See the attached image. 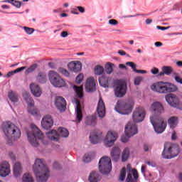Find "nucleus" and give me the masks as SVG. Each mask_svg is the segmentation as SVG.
<instances>
[{
    "label": "nucleus",
    "instance_id": "nucleus-16",
    "mask_svg": "<svg viewBox=\"0 0 182 182\" xmlns=\"http://www.w3.org/2000/svg\"><path fill=\"white\" fill-rule=\"evenodd\" d=\"M103 132L100 130H95L90 133V140L92 144H97L102 141Z\"/></svg>",
    "mask_w": 182,
    "mask_h": 182
},
{
    "label": "nucleus",
    "instance_id": "nucleus-51",
    "mask_svg": "<svg viewBox=\"0 0 182 182\" xmlns=\"http://www.w3.org/2000/svg\"><path fill=\"white\" fill-rule=\"evenodd\" d=\"M91 161L92 158H90V155H89V154H85L83 157V161H85V163H90Z\"/></svg>",
    "mask_w": 182,
    "mask_h": 182
},
{
    "label": "nucleus",
    "instance_id": "nucleus-18",
    "mask_svg": "<svg viewBox=\"0 0 182 182\" xmlns=\"http://www.w3.org/2000/svg\"><path fill=\"white\" fill-rule=\"evenodd\" d=\"M11 173V165L7 161H4L0 164V176L1 177H6Z\"/></svg>",
    "mask_w": 182,
    "mask_h": 182
},
{
    "label": "nucleus",
    "instance_id": "nucleus-2",
    "mask_svg": "<svg viewBox=\"0 0 182 182\" xmlns=\"http://www.w3.org/2000/svg\"><path fill=\"white\" fill-rule=\"evenodd\" d=\"M33 170L36 176L37 181L38 182H46L49 178V169L45 165V162L41 159H37L35 161L33 166Z\"/></svg>",
    "mask_w": 182,
    "mask_h": 182
},
{
    "label": "nucleus",
    "instance_id": "nucleus-8",
    "mask_svg": "<svg viewBox=\"0 0 182 182\" xmlns=\"http://www.w3.org/2000/svg\"><path fill=\"white\" fill-rule=\"evenodd\" d=\"M48 77L51 85L55 87H65L66 86L65 80L58 73L53 70L49 71Z\"/></svg>",
    "mask_w": 182,
    "mask_h": 182
},
{
    "label": "nucleus",
    "instance_id": "nucleus-31",
    "mask_svg": "<svg viewBox=\"0 0 182 182\" xmlns=\"http://www.w3.org/2000/svg\"><path fill=\"white\" fill-rule=\"evenodd\" d=\"M47 137L50 139V140H58V138L55 136H59V132L57 130H51V132L46 133Z\"/></svg>",
    "mask_w": 182,
    "mask_h": 182
},
{
    "label": "nucleus",
    "instance_id": "nucleus-3",
    "mask_svg": "<svg viewBox=\"0 0 182 182\" xmlns=\"http://www.w3.org/2000/svg\"><path fill=\"white\" fill-rule=\"evenodd\" d=\"M151 89L153 92H156V93H161V95L172 93L178 90L177 85L171 82L163 81H159L152 84L151 85Z\"/></svg>",
    "mask_w": 182,
    "mask_h": 182
},
{
    "label": "nucleus",
    "instance_id": "nucleus-59",
    "mask_svg": "<svg viewBox=\"0 0 182 182\" xmlns=\"http://www.w3.org/2000/svg\"><path fill=\"white\" fill-rule=\"evenodd\" d=\"M149 149H150V146L147 144H144V151H149Z\"/></svg>",
    "mask_w": 182,
    "mask_h": 182
},
{
    "label": "nucleus",
    "instance_id": "nucleus-52",
    "mask_svg": "<svg viewBox=\"0 0 182 182\" xmlns=\"http://www.w3.org/2000/svg\"><path fill=\"white\" fill-rule=\"evenodd\" d=\"M159 68L154 67L151 70V73H152V75H159Z\"/></svg>",
    "mask_w": 182,
    "mask_h": 182
},
{
    "label": "nucleus",
    "instance_id": "nucleus-61",
    "mask_svg": "<svg viewBox=\"0 0 182 182\" xmlns=\"http://www.w3.org/2000/svg\"><path fill=\"white\" fill-rule=\"evenodd\" d=\"M119 55H121V56H124L126 55V51L123 50H119L118 51Z\"/></svg>",
    "mask_w": 182,
    "mask_h": 182
},
{
    "label": "nucleus",
    "instance_id": "nucleus-25",
    "mask_svg": "<svg viewBox=\"0 0 182 182\" xmlns=\"http://www.w3.org/2000/svg\"><path fill=\"white\" fill-rule=\"evenodd\" d=\"M77 108L75 109L76 119L78 122H82L83 119V114L82 113V105H80V101L76 100Z\"/></svg>",
    "mask_w": 182,
    "mask_h": 182
},
{
    "label": "nucleus",
    "instance_id": "nucleus-1",
    "mask_svg": "<svg viewBox=\"0 0 182 182\" xmlns=\"http://www.w3.org/2000/svg\"><path fill=\"white\" fill-rule=\"evenodd\" d=\"M150 110L152 116L150 117V122L158 134H160L166 130L167 127V122L164 117H161V113H164V107L159 102L152 103Z\"/></svg>",
    "mask_w": 182,
    "mask_h": 182
},
{
    "label": "nucleus",
    "instance_id": "nucleus-58",
    "mask_svg": "<svg viewBox=\"0 0 182 182\" xmlns=\"http://www.w3.org/2000/svg\"><path fill=\"white\" fill-rule=\"evenodd\" d=\"M156 28L157 29H160V31H166V29H168L170 26L163 27V26H157Z\"/></svg>",
    "mask_w": 182,
    "mask_h": 182
},
{
    "label": "nucleus",
    "instance_id": "nucleus-17",
    "mask_svg": "<svg viewBox=\"0 0 182 182\" xmlns=\"http://www.w3.org/2000/svg\"><path fill=\"white\" fill-rule=\"evenodd\" d=\"M41 126L43 129L46 130L52 128V126H53V119L50 114H46L43 117Z\"/></svg>",
    "mask_w": 182,
    "mask_h": 182
},
{
    "label": "nucleus",
    "instance_id": "nucleus-37",
    "mask_svg": "<svg viewBox=\"0 0 182 182\" xmlns=\"http://www.w3.org/2000/svg\"><path fill=\"white\" fill-rule=\"evenodd\" d=\"M105 73V68L102 65H96L95 68V75H97L98 76H100V75H103Z\"/></svg>",
    "mask_w": 182,
    "mask_h": 182
},
{
    "label": "nucleus",
    "instance_id": "nucleus-53",
    "mask_svg": "<svg viewBox=\"0 0 182 182\" xmlns=\"http://www.w3.org/2000/svg\"><path fill=\"white\" fill-rule=\"evenodd\" d=\"M25 69H26V66L21 67L14 70V73H19V72H22V70H25Z\"/></svg>",
    "mask_w": 182,
    "mask_h": 182
},
{
    "label": "nucleus",
    "instance_id": "nucleus-57",
    "mask_svg": "<svg viewBox=\"0 0 182 182\" xmlns=\"http://www.w3.org/2000/svg\"><path fill=\"white\" fill-rule=\"evenodd\" d=\"M53 167H54V168L59 170V168H60V165H59V162H54Z\"/></svg>",
    "mask_w": 182,
    "mask_h": 182
},
{
    "label": "nucleus",
    "instance_id": "nucleus-6",
    "mask_svg": "<svg viewBox=\"0 0 182 182\" xmlns=\"http://www.w3.org/2000/svg\"><path fill=\"white\" fill-rule=\"evenodd\" d=\"M134 102L132 100H121L117 102L115 110L119 114H130L133 110Z\"/></svg>",
    "mask_w": 182,
    "mask_h": 182
},
{
    "label": "nucleus",
    "instance_id": "nucleus-28",
    "mask_svg": "<svg viewBox=\"0 0 182 182\" xmlns=\"http://www.w3.org/2000/svg\"><path fill=\"white\" fill-rule=\"evenodd\" d=\"M88 180L90 182H97L100 180V176H99V173L93 171L90 173Z\"/></svg>",
    "mask_w": 182,
    "mask_h": 182
},
{
    "label": "nucleus",
    "instance_id": "nucleus-22",
    "mask_svg": "<svg viewBox=\"0 0 182 182\" xmlns=\"http://www.w3.org/2000/svg\"><path fill=\"white\" fill-rule=\"evenodd\" d=\"M85 89L87 92H96V81H95L93 77H90L87 79Z\"/></svg>",
    "mask_w": 182,
    "mask_h": 182
},
{
    "label": "nucleus",
    "instance_id": "nucleus-29",
    "mask_svg": "<svg viewBox=\"0 0 182 182\" xmlns=\"http://www.w3.org/2000/svg\"><path fill=\"white\" fill-rule=\"evenodd\" d=\"M36 80L38 83H46V73L43 72H39L36 76Z\"/></svg>",
    "mask_w": 182,
    "mask_h": 182
},
{
    "label": "nucleus",
    "instance_id": "nucleus-12",
    "mask_svg": "<svg viewBox=\"0 0 182 182\" xmlns=\"http://www.w3.org/2000/svg\"><path fill=\"white\" fill-rule=\"evenodd\" d=\"M146 117V110L143 107H138L132 114V119L134 123H140L143 122Z\"/></svg>",
    "mask_w": 182,
    "mask_h": 182
},
{
    "label": "nucleus",
    "instance_id": "nucleus-27",
    "mask_svg": "<svg viewBox=\"0 0 182 182\" xmlns=\"http://www.w3.org/2000/svg\"><path fill=\"white\" fill-rule=\"evenodd\" d=\"M14 176L16 177H19L21 174H22V165H21V163L17 162L14 166Z\"/></svg>",
    "mask_w": 182,
    "mask_h": 182
},
{
    "label": "nucleus",
    "instance_id": "nucleus-38",
    "mask_svg": "<svg viewBox=\"0 0 182 182\" xmlns=\"http://www.w3.org/2000/svg\"><path fill=\"white\" fill-rule=\"evenodd\" d=\"M162 70L164 72L165 75H166L167 76H170V75L173 73L174 70L171 66H164L162 67Z\"/></svg>",
    "mask_w": 182,
    "mask_h": 182
},
{
    "label": "nucleus",
    "instance_id": "nucleus-60",
    "mask_svg": "<svg viewBox=\"0 0 182 182\" xmlns=\"http://www.w3.org/2000/svg\"><path fill=\"white\" fill-rule=\"evenodd\" d=\"M69 35V33H68V31H63L61 33V36L62 38H67V36Z\"/></svg>",
    "mask_w": 182,
    "mask_h": 182
},
{
    "label": "nucleus",
    "instance_id": "nucleus-13",
    "mask_svg": "<svg viewBox=\"0 0 182 182\" xmlns=\"http://www.w3.org/2000/svg\"><path fill=\"white\" fill-rule=\"evenodd\" d=\"M165 99L169 106L176 107V109H180V100H178V97H177V95L173 93H169L165 96Z\"/></svg>",
    "mask_w": 182,
    "mask_h": 182
},
{
    "label": "nucleus",
    "instance_id": "nucleus-41",
    "mask_svg": "<svg viewBox=\"0 0 182 182\" xmlns=\"http://www.w3.org/2000/svg\"><path fill=\"white\" fill-rule=\"evenodd\" d=\"M9 98L14 102H18V95L14 92H9Z\"/></svg>",
    "mask_w": 182,
    "mask_h": 182
},
{
    "label": "nucleus",
    "instance_id": "nucleus-43",
    "mask_svg": "<svg viewBox=\"0 0 182 182\" xmlns=\"http://www.w3.org/2000/svg\"><path fill=\"white\" fill-rule=\"evenodd\" d=\"M36 68H38V64L35 63L31 65L26 70V73H32V72H35V70H36Z\"/></svg>",
    "mask_w": 182,
    "mask_h": 182
},
{
    "label": "nucleus",
    "instance_id": "nucleus-46",
    "mask_svg": "<svg viewBox=\"0 0 182 182\" xmlns=\"http://www.w3.org/2000/svg\"><path fill=\"white\" fill-rule=\"evenodd\" d=\"M25 32L28 34V35H32L33 32H35V29L32 28H29V27H26L24 26L23 27Z\"/></svg>",
    "mask_w": 182,
    "mask_h": 182
},
{
    "label": "nucleus",
    "instance_id": "nucleus-35",
    "mask_svg": "<svg viewBox=\"0 0 182 182\" xmlns=\"http://www.w3.org/2000/svg\"><path fill=\"white\" fill-rule=\"evenodd\" d=\"M168 123L171 127V129H174L176 126L177 125V117H171L168 120Z\"/></svg>",
    "mask_w": 182,
    "mask_h": 182
},
{
    "label": "nucleus",
    "instance_id": "nucleus-21",
    "mask_svg": "<svg viewBox=\"0 0 182 182\" xmlns=\"http://www.w3.org/2000/svg\"><path fill=\"white\" fill-rule=\"evenodd\" d=\"M55 105L60 112H65V109H66V100L62 97H56Z\"/></svg>",
    "mask_w": 182,
    "mask_h": 182
},
{
    "label": "nucleus",
    "instance_id": "nucleus-7",
    "mask_svg": "<svg viewBox=\"0 0 182 182\" xmlns=\"http://www.w3.org/2000/svg\"><path fill=\"white\" fill-rule=\"evenodd\" d=\"M180 154V146L176 144H165L164 149L162 152L164 159H174Z\"/></svg>",
    "mask_w": 182,
    "mask_h": 182
},
{
    "label": "nucleus",
    "instance_id": "nucleus-26",
    "mask_svg": "<svg viewBox=\"0 0 182 182\" xmlns=\"http://www.w3.org/2000/svg\"><path fill=\"white\" fill-rule=\"evenodd\" d=\"M120 148L119 146H114L111 151V157L113 161H117L120 159Z\"/></svg>",
    "mask_w": 182,
    "mask_h": 182
},
{
    "label": "nucleus",
    "instance_id": "nucleus-45",
    "mask_svg": "<svg viewBox=\"0 0 182 182\" xmlns=\"http://www.w3.org/2000/svg\"><path fill=\"white\" fill-rule=\"evenodd\" d=\"M58 72H60V73H62V75H63L64 76H66V77H69V71L63 68H59Z\"/></svg>",
    "mask_w": 182,
    "mask_h": 182
},
{
    "label": "nucleus",
    "instance_id": "nucleus-19",
    "mask_svg": "<svg viewBox=\"0 0 182 182\" xmlns=\"http://www.w3.org/2000/svg\"><path fill=\"white\" fill-rule=\"evenodd\" d=\"M127 168H128L129 172L128 173L127 178L126 179V182H136V181H137V180L139 178V173L137 172V170H136V169H132V167L130 166V164L127 165ZM131 170H132V175L134 176V178H133V176H132V173H130Z\"/></svg>",
    "mask_w": 182,
    "mask_h": 182
},
{
    "label": "nucleus",
    "instance_id": "nucleus-9",
    "mask_svg": "<svg viewBox=\"0 0 182 182\" xmlns=\"http://www.w3.org/2000/svg\"><path fill=\"white\" fill-rule=\"evenodd\" d=\"M137 126L133 122H128L125 127V135H123L121 138L122 143H127L129 139L134 134H137Z\"/></svg>",
    "mask_w": 182,
    "mask_h": 182
},
{
    "label": "nucleus",
    "instance_id": "nucleus-34",
    "mask_svg": "<svg viewBox=\"0 0 182 182\" xmlns=\"http://www.w3.org/2000/svg\"><path fill=\"white\" fill-rule=\"evenodd\" d=\"M114 66V64L112 63H107L105 65V72L107 75H112L113 73V67Z\"/></svg>",
    "mask_w": 182,
    "mask_h": 182
},
{
    "label": "nucleus",
    "instance_id": "nucleus-5",
    "mask_svg": "<svg viewBox=\"0 0 182 182\" xmlns=\"http://www.w3.org/2000/svg\"><path fill=\"white\" fill-rule=\"evenodd\" d=\"M3 132L6 137L13 140H18L21 137V129L11 122H7L4 125Z\"/></svg>",
    "mask_w": 182,
    "mask_h": 182
},
{
    "label": "nucleus",
    "instance_id": "nucleus-64",
    "mask_svg": "<svg viewBox=\"0 0 182 182\" xmlns=\"http://www.w3.org/2000/svg\"><path fill=\"white\" fill-rule=\"evenodd\" d=\"M154 45H155V46H156V48H160V46H161L163 45V43L161 42L157 41L154 43Z\"/></svg>",
    "mask_w": 182,
    "mask_h": 182
},
{
    "label": "nucleus",
    "instance_id": "nucleus-32",
    "mask_svg": "<svg viewBox=\"0 0 182 182\" xmlns=\"http://www.w3.org/2000/svg\"><path fill=\"white\" fill-rule=\"evenodd\" d=\"M130 156V150L129 148H125L122 152V161H127Z\"/></svg>",
    "mask_w": 182,
    "mask_h": 182
},
{
    "label": "nucleus",
    "instance_id": "nucleus-11",
    "mask_svg": "<svg viewBox=\"0 0 182 182\" xmlns=\"http://www.w3.org/2000/svg\"><path fill=\"white\" fill-rule=\"evenodd\" d=\"M116 97H123L127 93V85L122 81H118L114 89Z\"/></svg>",
    "mask_w": 182,
    "mask_h": 182
},
{
    "label": "nucleus",
    "instance_id": "nucleus-42",
    "mask_svg": "<svg viewBox=\"0 0 182 182\" xmlns=\"http://www.w3.org/2000/svg\"><path fill=\"white\" fill-rule=\"evenodd\" d=\"M4 2H9V4H11L16 8H21V1H15V0H6Z\"/></svg>",
    "mask_w": 182,
    "mask_h": 182
},
{
    "label": "nucleus",
    "instance_id": "nucleus-56",
    "mask_svg": "<svg viewBox=\"0 0 182 182\" xmlns=\"http://www.w3.org/2000/svg\"><path fill=\"white\" fill-rule=\"evenodd\" d=\"M136 73H141V74H144V73H147V71H146L145 70H135L134 71Z\"/></svg>",
    "mask_w": 182,
    "mask_h": 182
},
{
    "label": "nucleus",
    "instance_id": "nucleus-49",
    "mask_svg": "<svg viewBox=\"0 0 182 182\" xmlns=\"http://www.w3.org/2000/svg\"><path fill=\"white\" fill-rule=\"evenodd\" d=\"M142 80H143V77H142L139 76V77H135V79H134V85L136 86H139V85H140V82H141Z\"/></svg>",
    "mask_w": 182,
    "mask_h": 182
},
{
    "label": "nucleus",
    "instance_id": "nucleus-40",
    "mask_svg": "<svg viewBox=\"0 0 182 182\" xmlns=\"http://www.w3.org/2000/svg\"><path fill=\"white\" fill-rule=\"evenodd\" d=\"M23 182H33V178L32 175L28 173H24L23 176Z\"/></svg>",
    "mask_w": 182,
    "mask_h": 182
},
{
    "label": "nucleus",
    "instance_id": "nucleus-63",
    "mask_svg": "<svg viewBox=\"0 0 182 182\" xmlns=\"http://www.w3.org/2000/svg\"><path fill=\"white\" fill-rule=\"evenodd\" d=\"M146 166H144V165L141 166V173H143V174H144V173H146Z\"/></svg>",
    "mask_w": 182,
    "mask_h": 182
},
{
    "label": "nucleus",
    "instance_id": "nucleus-33",
    "mask_svg": "<svg viewBox=\"0 0 182 182\" xmlns=\"http://www.w3.org/2000/svg\"><path fill=\"white\" fill-rule=\"evenodd\" d=\"M73 89L75 91V93H77V96H78V97H80V98L83 97L82 86L77 87V85H74Z\"/></svg>",
    "mask_w": 182,
    "mask_h": 182
},
{
    "label": "nucleus",
    "instance_id": "nucleus-14",
    "mask_svg": "<svg viewBox=\"0 0 182 182\" xmlns=\"http://www.w3.org/2000/svg\"><path fill=\"white\" fill-rule=\"evenodd\" d=\"M23 97L28 106V113H31L33 116H37L38 115V109H33V105H35V102L33 101V99H32V97L29 95V93L26 92L23 95Z\"/></svg>",
    "mask_w": 182,
    "mask_h": 182
},
{
    "label": "nucleus",
    "instance_id": "nucleus-39",
    "mask_svg": "<svg viewBox=\"0 0 182 182\" xmlns=\"http://www.w3.org/2000/svg\"><path fill=\"white\" fill-rule=\"evenodd\" d=\"M99 83L102 87H107L109 85V82L107 81V78H105L104 76H102L99 78Z\"/></svg>",
    "mask_w": 182,
    "mask_h": 182
},
{
    "label": "nucleus",
    "instance_id": "nucleus-24",
    "mask_svg": "<svg viewBox=\"0 0 182 182\" xmlns=\"http://www.w3.org/2000/svg\"><path fill=\"white\" fill-rule=\"evenodd\" d=\"M30 89L31 90L32 94L33 95V96H36V97H40L41 95H42V90L38 84H31Z\"/></svg>",
    "mask_w": 182,
    "mask_h": 182
},
{
    "label": "nucleus",
    "instance_id": "nucleus-55",
    "mask_svg": "<svg viewBox=\"0 0 182 182\" xmlns=\"http://www.w3.org/2000/svg\"><path fill=\"white\" fill-rule=\"evenodd\" d=\"M77 9L81 13V14H85V7L78 6H77Z\"/></svg>",
    "mask_w": 182,
    "mask_h": 182
},
{
    "label": "nucleus",
    "instance_id": "nucleus-62",
    "mask_svg": "<svg viewBox=\"0 0 182 182\" xmlns=\"http://www.w3.org/2000/svg\"><path fill=\"white\" fill-rule=\"evenodd\" d=\"M14 75H15L14 70L9 71L7 73V77H11V76H14Z\"/></svg>",
    "mask_w": 182,
    "mask_h": 182
},
{
    "label": "nucleus",
    "instance_id": "nucleus-20",
    "mask_svg": "<svg viewBox=\"0 0 182 182\" xmlns=\"http://www.w3.org/2000/svg\"><path fill=\"white\" fill-rule=\"evenodd\" d=\"M97 112L99 117L103 119L106 114V107L105 106V102H103V99L102 97L100 98L97 107Z\"/></svg>",
    "mask_w": 182,
    "mask_h": 182
},
{
    "label": "nucleus",
    "instance_id": "nucleus-10",
    "mask_svg": "<svg viewBox=\"0 0 182 182\" xmlns=\"http://www.w3.org/2000/svg\"><path fill=\"white\" fill-rule=\"evenodd\" d=\"M99 168L102 174H109L112 171V160L109 156H103L100 159Z\"/></svg>",
    "mask_w": 182,
    "mask_h": 182
},
{
    "label": "nucleus",
    "instance_id": "nucleus-47",
    "mask_svg": "<svg viewBox=\"0 0 182 182\" xmlns=\"http://www.w3.org/2000/svg\"><path fill=\"white\" fill-rule=\"evenodd\" d=\"M83 77H84L83 74H82V73L79 74V75L76 77V79H75L76 83H77L78 85L80 84V83H82V81L83 80Z\"/></svg>",
    "mask_w": 182,
    "mask_h": 182
},
{
    "label": "nucleus",
    "instance_id": "nucleus-4",
    "mask_svg": "<svg viewBox=\"0 0 182 182\" xmlns=\"http://www.w3.org/2000/svg\"><path fill=\"white\" fill-rule=\"evenodd\" d=\"M27 137L29 143L34 147L39 146V140L43 143V144H46V143L43 142V134L41 133V129L35 125L31 127V132H27Z\"/></svg>",
    "mask_w": 182,
    "mask_h": 182
},
{
    "label": "nucleus",
    "instance_id": "nucleus-23",
    "mask_svg": "<svg viewBox=\"0 0 182 182\" xmlns=\"http://www.w3.org/2000/svg\"><path fill=\"white\" fill-rule=\"evenodd\" d=\"M68 68L71 72H80L82 70V63L80 61H71L68 65Z\"/></svg>",
    "mask_w": 182,
    "mask_h": 182
},
{
    "label": "nucleus",
    "instance_id": "nucleus-50",
    "mask_svg": "<svg viewBox=\"0 0 182 182\" xmlns=\"http://www.w3.org/2000/svg\"><path fill=\"white\" fill-rule=\"evenodd\" d=\"M126 65L132 68V69L134 70V72H135L136 70V63H134V62H127Z\"/></svg>",
    "mask_w": 182,
    "mask_h": 182
},
{
    "label": "nucleus",
    "instance_id": "nucleus-44",
    "mask_svg": "<svg viewBox=\"0 0 182 182\" xmlns=\"http://www.w3.org/2000/svg\"><path fill=\"white\" fill-rule=\"evenodd\" d=\"M124 178H126V168L124 167L121 170L119 180L120 181H124Z\"/></svg>",
    "mask_w": 182,
    "mask_h": 182
},
{
    "label": "nucleus",
    "instance_id": "nucleus-30",
    "mask_svg": "<svg viewBox=\"0 0 182 182\" xmlns=\"http://www.w3.org/2000/svg\"><path fill=\"white\" fill-rule=\"evenodd\" d=\"M85 124L87 126H96V116L87 117L85 119Z\"/></svg>",
    "mask_w": 182,
    "mask_h": 182
},
{
    "label": "nucleus",
    "instance_id": "nucleus-36",
    "mask_svg": "<svg viewBox=\"0 0 182 182\" xmlns=\"http://www.w3.org/2000/svg\"><path fill=\"white\" fill-rule=\"evenodd\" d=\"M58 136L60 137H68L69 136V131L65 128H60L58 129Z\"/></svg>",
    "mask_w": 182,
    "mask_h": 182
},
{
    "label": "nucleus",
    "instance_id": "nucleus-15",
    "mask_svg": "<svg viewBox=\"0 0 182 182\" xmlns=\"http://www.w3.org/2000/svg\"><path fill=\"white\" fill-rule=\"evenodd\" d=\"M117 140V132L114 131H109L105 139L106 147H112L114 142Z\"/></svg>",
    "mask_w": 182,
    "mask_h": 182
},
{
    "label": "nucleus",
    "instance_id": "nucleus-54",
    "mask_svg": "<svg viewBox=\"0 0 182 182\" xmlns=\"http://www.w3.org/2000/svg\"><path fill=\"white\" fill-rule=\"evenodd\" d=\"M109 25L115 26V25H117V23H119V21H117L116 19H110L109 21Z\"/></svg>",
    "mask_w": 182,
    "mask_h": 182
},
{
    "label": "nucleus",
    "instance_id": "nucleus-48",
    "mask_svg": "<svg viewBox=\"0 0 182 182\" xmlns=\"http://www.w3.org/2000/svg\"><path fill=\"white\" fill-rule=\"evenodd\" d=\"M173 76H174V79H175L176 82L177 83H180L181 85H182V78L180 76H178L177 73H174Z\"/></svg>",
    "mask_w": 182,
    "mask_h": 182
}]
</instances>
